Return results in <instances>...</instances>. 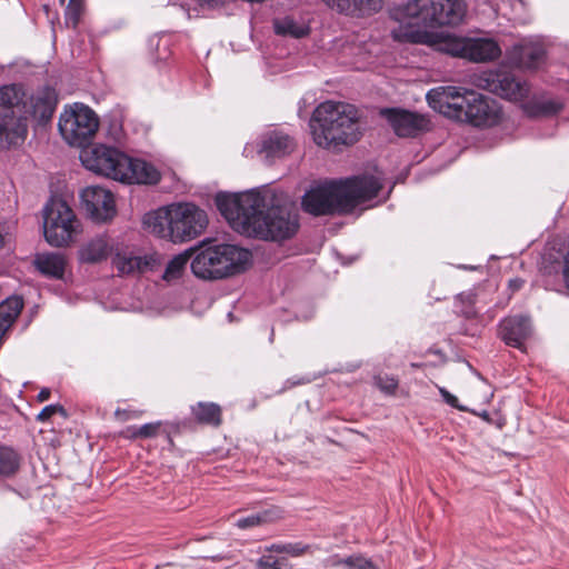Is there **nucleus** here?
<instances>
[{"label":"nucleus","mask_w":569,"mask_h":569,"mask_svg":"<svg viewBox=\"0 0 569 569\" xmlns=\"http://www.w3.org/2000/svg\"><path fill=\"white\" fill-rule=\"evenodd\" d=\"M426 98L435 111L475 127L495 126L501 117L499 104L475 90L455 86L437 87L429 90Z\"/></svg>","instance_id":"5"},{"label":"nucleus","mask_w":569,"mask_h":569,"mask_svg":"<svg viewBox=\"0 0 569 569\" xmlns=\"http://www.w3.org/2000/svg\"><path fill=\"white\" fill-rule=\"evenodd\" d=\"M512 7V13L509 16L510 20H521L525 11V3L522 0H510Z\"/></svg>","instance_id":"36"},{"label":"nucleus","mask_w":569,"mask_h":569,"mask_svg":"<svg viewBox=\"0 0 569 569\" xmlns=\"http://www.w3.org/2000/svg\"><path fill=\"white\" fill-rule=\"evenodd\" d=\"M309 381H310V379H309V378H302V379L297 380V381H296V380L293 381V380L289 379V380L287 381V383H290V386H296V385L307 383V382H309Z\"/></svg>","instance_id":"41"},{"label":"nucleus","mask_w":569,"mask_h":569,"mask_svg":"<svg viewBox=\"0 0 569 569\" xmlns=\"http://www.w3.org/2000/svg\"><path fill=\"white\" fill-rule=\"evenodd\" d=\"M510 64L521 69H539L546 59V48L538 37L523 38L506 52Z\"/></svg>","instance_id":"14"},{"label":"nucleus","mask_w":569,"mask_h":569,"mask_svg":"<svg viewBox=\"0 0 569 569\" xmlns=\"http://www.w3.org/2000/svg\"><path fill=\"white\" fill-rule=\"evenodd\" d=\"M58 128L63 140L70 146L82 147L89 142L99 128L94 111L81 102L64 107Z\"/></svg>","instance_id":"12"},{"label":"nucleus","mask_w":569,"mask_h":569,"mask_svg":"<svg viewBox=\"0 0 569 569\" xmlns=\"http://www.w3.org/2000/svg\"><path fill=\"white\" fill-rule=\"evenodd\" d=\"M466 14L462 0H409L395 7L390 17L393 40L426 44L451 57L475 63L491 62L500 58L502 49L488 34L462 37L432 29L459 24Z\"/></svg>","instance_id":"1"},{"label":"nucleus","mask_w":569,"mask_h":569,"mask_svg":"<svg viewBox=\"0 0 569 569\" xmlns=\"http://www.w3.org/2000/svg\"><path fill=\"white\" fill-rule=\"evenodd\" d=\"M154 259L150 256L116 253L112 263L120 276L134 274L152 268Z\"/></svg>","instance_id":"20"},{"label":"nucleus","mask_w":569,"mask_h":569,"mask_svg":"<svg viewBox=\"0 0 569 569\" xmlns=\"http://www.w3.org/2000/svg\"><path fill=\"white\" fill-rule=\"evenodd\" d=\"M532 332L531 320L527 316L505 318L499 325V336L506 345L523 349V342Z\"/></svg>","instance_id":"16"},{"label":"nucleus","mask_w":569,"mask_h":569,"mask_svg":"<svg viewBox=\"0 0 569 569\" xmlns=\"http://www.w3.org/2000/svg\"><path fill=\"white\" fill-rule=\"evenodd\" d=\"M114 416L120 421H127L129 419L137 418L139 416V412L127 409H117L114 411Z\"/></svg>","instance_id":"37"},{"label":"nucleus","mask_w":569,"mask_h":569,"mask_svg":"<svg viewBox=\"0 0 569 569\" xmlns=\"http://www.w3.org/2000/svg\"><path fill=\"white\" fill-rule=\"evenodd\" d=\"M192 413L201 423L218 426L221 421V409L213 402H199L192 407Z\"/></svg>","instance_id":"25"},{"label":"nucleus","mask_w":569,"mask_h":569,"mask_svg":"<svg viewBox=\"0 0 569 569\" xmlns=\"http://www.w3.org/2000/svg\"><path fill=\"white\" fill-rule=\"evenodd\" d=\"M476 295L473 292H463L456 297V311L467 319L475 318L477 311L475 309Z\"/></svg>","instance_id":"29"},{"label":"nucleus","mask_w":569,"mask_h":569,"mask_svg":"<svg viewBox=\"0 0 569 569\" xmlns=\"http://www.w3.org/2000/svg\"><path fill=\"white\" fill-rule=\"evenodd\" d=\"M283 566L282 561L272 555L263 553L257 560V567L259 569H281Z\"/></svg>","instance_id":"33"},{"label":"nucleus","mask_w":569,"mask_h":569,"mask_svg":"<svg viewBox=\"0 0 569 569\" xmlns=\"http://www.w3.org/2000/svg\"><path fill=\"white\" fill-rule=\"evenodd\" d=\"M81 204L96 222H106L116 216V201L112 192L101 186H88L80 192Z\"/></svg>","instance_id":"13"},{"label":"nucleus","mask_w":569,"mask_h":569,"mask_svg":"<svg viewBox=\"0 0 569 569\" xmlns=\"http://www.w3.org/2000/svg\"><path fill=\"white\" fill-rule=\"evenodd\" d=\"M192 252L193 249H190L174 256L166 267V270L162 276L163 280H166L167 282L178 280L184 273Z\"/></svg>","instance_id":"24"},{"label":"nucleus","mask_w":569,"mask_h":569,"mask_svg":"<svg viewBox=\"0 0 569 569\" xmlns=\"http://www.w3.org/2000/svg\"><path fill=\"white\" fill-rule=\"evenodd\" d=\"M20 467L18 453L7 447L0 448V479H6L16 475Z\"/></svg>","instance_id":"26"},{"label":"nucleus","mask_w":569,"mask_h":569,"mask_svg":"<svg viewBox=\"0 0 569 569\" xmlns=\"http://www.w3.org/2000/svg\"><path fill=\"white\" fill-rule=\"evenodd\" d=\"M462 269H466V270H473L475 267L472 266H461Z\"/></svg>","instance_id":"42"},{"label":"nucleus","mask_w":569,"mask_h":569,"mask_svg":"<svg viewBox=\"0 0 569 569\" xmlns=\"http://www.w3.org/2000/svg\"><path fill=\"white\" fill-rule=\"evenodd\" d=\"M37 269L44 276L61 279L64 273V259L58 253H40L34 259Z\"/></svg>","instance_id":"23"},{"label":"nucleus","mask_w":569,"mask_h":569,"mask_svg":"<svg viewBox=\"0 0 569 569\" xmlns=\"http://www.w3.org/2000/svg\"><path fill=\"white\" fill-rule=\"evenodd\" d=\"M269 511L252 513L247 517H240L234 521V526L239 529H251L258 527L269 519Z\"/></svg>","instance_id":"30"},{"label":"nucleus","mask_w":569,"mask_h":569,"mask_svg":"<svg viewBox=\"0 0 569 569\" xmlns=\"http://www.w3.org/2000/svg\"><path fill=\"white\" fill-rule=\"evenodd\" d=\"M43 236L57 248L68 247L82 232L73 209L62 199L51 198L43 208Z\"/></svg>","instance_id":"11"},{"label":"nucleus","mask_w":569,"mask_h":569,"mask_svg":"<svg viewBox=\"0 0 569 569\" xmlns=\"http://www.w3.org/2000/svg\"><path fill=\"white\" fill-rule=\"evenodd\" d=\"M439 392L443 399V401L451 406L452 408H456L460 411H468V409L461 405H459L458 402V398L456 396H453L452 393H450L446 388L443 387H439Z\"/></svg>","instance_id":"35"},{"label":"nucleus","mask_w":569,"mask_h":569,"mask_svg":"<svg viewBox=\"0 0 569 569\" xmlns=\"http://www.w3.org/2000/svg\"><path fill=\"white\" fill-rule=\"evenodd\" d=\"M60 412L61 415H66L63 407L59 405H49L46 406L37 416V420L41 422L48 421L53 415Z\"/></svg>","instance_id":"34"},{"label":"nucleus","mask_w":569,"mask_h":569,"mask_svg":"<svg viewBox=\"0 0 569 569\" xmlns=\"http://www.w3.org/2000/svg\"><path fill=\"white\" fill-rule=\"evenodd\" d=\"M23 308L21 297L11 296L0 303V343Z\"/></svg>","instance_id":"22"},{"label":"nucleus","mask_w":569,"mask_h":569,"mask_svg":"<svg viewBox=\"0 0 569 569\" xmlns=\"http://www.w3.org/2000/svg\"><path fill=\"white\" fill-rule=\"evenodd\" d=\"M274 33L280 37L300 39L309 34L310 27L301 17L283 16L273 19Z\"/></svg>","instance_id":"21"},{"label":"nucleus","mask_w":569,"mask_h":569,"mask_svg":"<svg viewBox=\"0 0 569 569\" xmlns=\"http://www.w3.org/2000/svg\"><path fill=\"white\" fill-rule=\"evenodd\" d=\"M58 97L56 90L42 87L31 94L21 87L0 88V147L22 142L28 132L29 122L47 124L56 110Z\"/></svg>","instance_id":"3"},{"label":"nucleus","mask_w":569,"mask_h":569,"mask_svg":"<svg viewBox=\"0 0 569 569\" xmlns=\"http://www.w3.org/2000/svg\"><path fill=\"white\" fill-rule=\"evenodd\" d=\"M143 227L150 233L173 243L190 241L208 226L204 210L190 202L171 203L143 217Z\"/></svg>","instance_id":"7"},{"label":"nucleus","mask_w":569,"mask_h":569,"mask_svg":"<svg viewBox=\"0 0 569 569\" xmlns=\"http://www.w3.org/2000/svg\"><path fill=\"white\" fill-rule=\"evenodd\" d=\"M51 391L49 388H42L38 393V400L40 402L47 401L50 398Z\"/></svg>","instance_id":"38"},{"label":"nucleus","mask_w":569,"mask_h":569,"mask_svg":"<svg viewBox=\"0 0 569 569\" xmlns=\"http://www.w3.org/2000/svg\"><path fill=\"white\" fill-rule=\"evenodd\" d=\"M375 382L376 386L387 395H392L398 387L397 379L388 375L377 376Z\"/></svg>","instance_id":"32"},{"label":"nucleus","mask_w":569,"mask_h":569,"mask_svg":"<svg viewBox=\"0 0 569 569\" xmlns=\"http://www.w3.org/2000/svg\"><path fill=\"white\" fill-rule=\"evenodd\" d=\"M382 184L378 177L358 176L312 186L302 197L303 210L312 216L346 213L373 199Z\"/></svg>","instance_id":"4"},{"label":"nucleus","mask_w":569,"mask_h":569,"mask_svg":"<svg viewBox=\"0 0 569 569\" xmlns=\"http://www.w3.org/2000/svg\"><path fill=\"white\" fill-rule=\"evenodd\" d=\"M114 242L107 234H97L87 239L78 249V259L82 263H99L113 252Z\"/></svg>","instance_id":"17"},{"label":"nucleus","mask_w":569,"mask_h":569,"mask_svg":"<svg viewBox=\"0 0 569 569\" xmlns=\"http://www.w3.org/2000/svg\"><path fill=\"white\" fill-rule=\"evenodd\" d=\"M329 8L350 17H365L379 11L383 0H322Z\"/></svg>","instance_id":"18"},{"label":"nucleus","mask_w":569,"mask_h":569,"mask_svg":"<svg viewBox=\"0 0 569 569\" xmlns=\"http://www.w3.org/2000/svg\"><path fill=\"white\" fill-rule=\"evenodd\" d=\"M332 566L341 569H378L369 559L353 555L346 558H333Z\"/></svg>","instance_id":"28"},{"label":"nucleus","mask_w":569,"mask_h":569,"mask_svg":"<svg viewBox=\"0 0 569 569\" xmlns=\"http://www.w3.org/2000/svg\"><path fill=\"white\" fill-rule=\"evenodd\" d=\"M201 6L216 7L223 2V0H198Z\"/></svg>","instance_id":"40"},{"label":"nucleus","mask_w":569,"mask_h":569,"mask_svg":"<svg viewBox=\"0 0 569 569\" xmlns=\"http://www.w3.org/2000/svg\"><path fill=\"white\" fill-rule=\"evenodd\" d=\"M293 149L292 139L282 132L272 131L261 137L259 152L267 159L281 158Z\"/></svg>","instance_id":"19"},{"label":"nucleus","mask_w":569,"mask_h":569,"mask_svg":"<svg viewBox=\"0 0 569 569\" xmlns=\"http://www.w3.org/2000/svg\"><path fill=\"white\" fill-rule=\"evenodd\" d=\"M251 252L234 244H202L191 260L192 273L200 279L227 278L248 269Z\"/></svg>","instance_id":"10"},{"label":"nucleus","mask_w":569,"mask_h":569,"mask_svg":"<svg viewBox=\"0 0 569 569\" xmlns=\"http://www.w3.org/2000/svg\"><path fill=\"white\" fill-rule=\"evenodd\" d=\"M358 110L346 102L325 101L313 111L310 130L321 148H337L357 142L360 137Z\"/></svg>","instance_id":"8"},{"label":"nucleus","mask_w":569,"mask_h":569,"mask_svg":"<svg viewBox=\"0 0 569 569\" xmlns=\"http://www.w3.org/2000/svg\"><path fill=\"white\" fill-rule=\"evenodd\" d=\"M381 116L398 137H415L429 128V120L425 116L405 109H382Z\"/></svg>","instance_id":"15"},{"label":"nucleus","mask_w":569,"mask_h":569,"mask_svg":"<svg viewBox=\"0 0 569 569\" xmlns=\"http://www.w3.org/2000/svg\"><path fill=\"white\" fill-rule=\"evenodd\" d=\"M523 281L519 278H515V279H511L509 280V287L512 289V290H518L521 288Z\"/></svg>","instance_id":"39"},{"label":"nucleus","mask_w":569,"mask_h":569,"mask_svg":"<svg viewBox=\"0 0 569 569\" xmlns=\"http://www.w3.org/2000/svg\"><path fill=\"white\" fill-rule=\"evenodd\" d=\"M264 552L286 553L290 557H300L310 550V546L303 542H276L264 547Z\"/></svg>","instance_id":"27"},{"label":"nucleus","mask_w":569,"mask_h":569,"mask_svg":"<svg viewBox=\"0 0 569 569\" xmlns=\"http://www.w3.org/2000/svg\"><path fill=\"white\" fill-rule=\"evenodd\" d=\"M216 206L233 230L248 237L283 240L299 226L297 216L271 189L218 193Z\"/></svg>","instance_id":"2"},{"label":"nucleus","mask_w":569,"mask_h":569,"mask_svg":"<svg viewBox=\"0 0 569 569\" xmlns=\"http://www.w3.org/2000/svg\"><path fill=\"white\" fill-rule=\"evenodd\" d=\"M160 426H161V422L157 421V422L144 423L140 427H132L129 430L131 431V436L133 438L147 439V438L154 437L158 433Z\"/></svg>","instance_id":"31"},{"label":"nucleus","mask_w":569,"mask_h":569,"mask_svg":"<svg viewBox=\"0 0 569 569\" xmlns=\"http://www.w3.org/2000/svg\"><path fill=\"white\" fill-rule=\"evenodd\" d=\"M80 160L89 171L123 184H156L161 179L152 163L102 143L83 148Z\"/></svg>","instance_id":"6"},{"label":"nucleus","mask_w":569,"mask_h":569,"mask_svg":"<svg viewBox=\"0 0 569 569\" xmlns=\"http://www.w3.org/2000/svg\"><path fill=\"white\" fill-rule=\"evenodd\" d=\"M477 84L506 100L520 102L528 117L553 116L563 107L560 99L547 94H535L529 98V86L526 81L500 70L482 72L477 78Z\"/></svg>","instance_id":"9"}]
</instances>
